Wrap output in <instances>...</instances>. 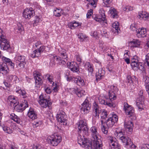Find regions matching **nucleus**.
Listing matches in <instances>:
<instances>
[{
    "instance_id": "f257e3e1",
    "label": "nucleus",
    "mask_w": 149,
    "mask_h": 149,
    "mask_svg": "<svg viewBox=\"0 0 149 149\" xmlns=\"http://www.w3.org/2000/svg\"><path fill=\"white\" fill-rule=\"evenodd\" d=\"M90 130L92 136V143L89 139L85 138L84 136L80 135L78 137V143L86 149L93 148V149H102V142L99 138L100 136L97 132V128L95 126H93Z\"/></svg>"
},
{
    "instance_id": "f03ea898",
    "label": "nucleus",
    "mask_w": 149,
    "mask_h": 149,
    "mask_svg": "<svg viewBox=\"0 0 149 149\" xmlns=\"http://www.w3.org/2000/svg\"><path fill=\"white\" fill-rule=\"evenodd\" d=\"M118 120V116L116 114H112L104 123L101 121V127L102 132L105 134L108 132V129L112 127Z\"/></svg>"
},
{
    "instance_id": "7ed1b4c3",
    "label": "nucleus",
    "mask_w": 149,
    "mask_h": 149,
    "mask_svg": "<svg viewBox=\"0 0 149 149\" xmlns=\"http://www.w3.org/2000/svg\"><path fill=\"white\" fill-rule=\"evenodd\" d=\"M0 45L1 48L3 50L9 51L10 49L9 42L3 35V30L0 28Z\"/></svg>"
},
{
    "instance_id": "20e7f679",
    "label": "nucleus",
    "mask_w": 149,
    "mask_h": 149,
    "mask_svg": "<svg viewBox=\"0 0 149 149\" xmlns=\"http://www.w3.org/2000/svg\"><path fill=\"white\" fill-rule=\"evenodd\" d=\"M79 129V132H81L85 135H87L88 134L89 128L85 120H79L76 124V126Z\"/></svg>"
},
{
    "instance_id": "39448f33",
    "label": "nucleus",
    "mask_w": 149,
    "mask_h": 149,
    "mask_svg": "<svg viewBox=\"0 0 149 149\" xmlns=\"http://www.w3.org/2000/svg\"><path fill=\"white\" fill-rule=\"evenodd\" d=\"M47 140L48 143L52 146H56L61 142L62 138L59 135H52L48 136Z\"/></svg>"
},
{
    "instance_id": "423d86ee",
    "label": "nucleus",
    "mask_w": 149,
    "mask_h": 149,
    "mask_svg": "<svg viewBox=\"0 0 149 149\" xmlns=\"http://www.w3.org/2000/svg\"><path fill=\"white\" fill-rule=\"evenodd\" d=\"M2 60L5 63L2 64L0 63V73L3 75L6 74L8 72V68L7 65L11 61L10 60L5 57H3Z\"/></svg>"
},
{
    "instance_id": "0eeeda50",
    "label": "nucleus",
    "mask_w": 149,
    "mask_h": 149,
    "mask_svg": "<svg viewBox=\"0 0 149 149\" xmlns=\"http://www.w3.org/2000/svg\"><path fill=\"white\" fill-rule=\"evenodd\" d=\"M143 91L142 90H140L139 92V97L136 100V104L138 107L140 111L143 110L144 102V96L143 95Z\"/></svg>"
},
{
    "instance_id": "6e6552de",
    "label": "nucleus",
    "mask_w": 149,
    "mask_h": 149,
    "mask_svg": "<svg viewBox=\"0 0 149 149\" xmlns=\"http://www.w3.org/2000/svg\"><path fill=\"white\" fill-rule=\"evenodd\" d=\"M118 91V89L117 87L113 85L109 86L108 91L109 98L111 100H114L116 99V94Z\"/></svg>"
},
{
    "instance_id": "1a4fd4ad",
    "label": "nucleus",
    "mask_w": 149,
    "mask_h": 149,
    "mask_svg": "<svg viewBox=\"0 0 149 149\" xmlns=\"http://www.w3.org/2000/svg\"><path fill=\"white\" fill-rule=\"evenodd\" d=\"M38 102L41 106L43 108H46L48 107L49 109H50V106L52 103L50 102L49 100L43 96V95H40L39 97Z\"/></svg>"
},
{
    "instance_id": "9d476101",
    "label": "nucleus",
    "mask_w": 149,
    "mask_h": 149,
    "mask_svg": "<svg viewBox=\"0 0 149 149\" xmlns=\"http://www.w3.org/2000/svg\"><path fill=\"white\" fill-rule=\"evenodd\" d=\"M81 111L82 113L87 114L89 113L91 107V105L88 100L86 99L82 104Z\"/></svg>"
},
{
    "instance_id": "9b49d317",
    "label": "nucleus",
    "mask_w": 149,
    "mask_h": 149,
    "mask_svg": "<svg viewBox=\"0 0 149 149\" xmlns=\"http://www.w3.org/2000/svg\"><path fill=\"white\" fill-rule=\"evenodd\" d=\"M67 116L65 113L63 111H61L58 113L56 116V118L58 122L63 123V125H66L67 123Z\"/></svg>"
},
{
    "instance_id": "f8f14e48",
    "label": "nucleus",
    "mask_w": 149,
    "mask_h": 149,
    "mask_svg": "<svg viewBox=\"0 0 149 149\" xmlns=\"http://www.w3.org/2000/svg\"><path fill=\"white\" fill-rule=\"evenodd\" d=\"M22 103L20 104H17L15 105L14 109L15 110L18 112H21L27 107H28V104L27 101L24 100V102L22 101Z\"/></svg>"
},
{
    "instance_id": "ddd939ff",
    "label": "nucleus",
    "mask_w": 149,
    "mask_h": 149,
    "mask_svg": "<svg viewBox=\"0 0 149 149\" xmlns=\"http://www.w3.org/2000/svg\"><path fill=\"white\" fill-rule=\"evenodd\" d=\"M124 109L126 114L130 117L134 115V110L131 106L129 105L126 102L124 103Z\"/></svg>"
},
{
    "instance_id": "4468645a",
    "label": "nucleus",
    "mask_w": 149,
    "mask_h": 149,
    "mask_svg": "<svg viewBox=\"0 0 149 149\" xmlns=\"http://www.w3.org/2000/svg\"><path fill=\"white\" fill-rule=\"evenodd\" d=\"M34 14V12L32 8H26L23 12V16L25 19L32 17Z\"/></svg>"
},
{
    "instance_id": "2eb2a0df",
    "label": "nucleus",
    "mask_w": 149,
    "mask_h": 149,
    "mask_svg": "<svg viewBox=\"0 0 149 149\" xmlns=\"http://www.w3.org/2000/svg\"><path fill=\"white\" fill-rule=\"evenodd\" d=\"M44 49V46H40L38 49H36L32 52L30 56L32 58L38 57L40 56L41 54L43 52Z\"/></svg>"
},
{
    "instance_id": "dca6fc26",
    "label": "nucleus",
    "mask_w": 149,
    "mask_h": 149,
    "mask_svg": "<svg viewBox=\"0 0 149 149\" xmlns=\"http://www.w3.org/2000/svg\"><path fill=\"white\" fill-rule=\"evenodd\" d=\"M68 67L73 72H77L79 71L78 65L76 62H71L67 63Z\"/></svg>"
},
{
    "instance_id": "f3484780",
    "label": "nucleus",
    "mask_w": 149,
    "mask_h": 149,
    "mask_svg": "<svg viewBox=\"0 0 149 149\" xmlns=\"http://www.w3.org/2000/svg\"><path fill=\"white\" fill-rule=\"evenodd\" d=\"M108 141L110 143V146H112L113 147L112 148H115L116 149H119L120 148V146L117 142L114 141L113 140L114 138L110 136H109L107 137Z\"/></svg>"
},
{
    "instance_id": "a211bd4d",
    "label": "nucleus",
    "mask_w": 149,
    "mask_h": 149,
    "mask_svg": "<svg viewBox=\"0 0 149 149\" xmlns=\"http://www.w3.org/2000/svg\"><path fill=\"white\" fill-rule=\"evenodd\" d=\"M120 140L123 143H124V145L126 146L130 145V146H131L132 147H135V146L132 144V143L131 142V139L129 138L124 136L123 137H121V139Z\"/></svg>"
},
{
    "instance_id": "6ab92c4d",
    "label": "nucleus",
    "mask_w": 149,
    "mask_h": 149,
    "mask_svg": "<svg viewBox=\"0 0 149 149\" xmlns=\"http://www.w3.org/2000/svg\"><path fill=\"white\" fill-rule=\"evenodd\" d=\"M124 126L127 129V131L128 132L129 134H130L132 133V128L133 127V124L132 121H129L127 122H125Z\"/></svg>"
},
{
    "instance_id": "aec40b11",
    "label": "nucleus",
    "mask_w": 149,
    "mask_h": 149,
    "mask_svg": "<svg viewBox=\"0 0 149 149\" xmlns=\"http://www.w3.org/2000/svg\"><path fill=\"white\" fill-rule=\"evenodd\" d=\"M136 35L139 38H143L146 36L147 31L146 29L142 28L139 29Z\"/></svg>"
},
{
    "instance_id": "412c9836",
    "label": "nucleus",
    "mask_w": 149,
    "mask_h": 149,
    "mask_svg": "<svg viewBox=\"0 0 149 149\" xmlns=\"http://www.w3.org/2000/svg\"><path fill=\"white\" fill-rule=\"evenodd\" d=\"M141 44V41L138 39H133L129 43L131 47H139Z\"/></svg>"
},
{
    "instance_id": "4be33fe9",
    "label": "nucleus",
    "mask_w": 149,
    "mask_h": 149,
    "mask_svg": "<svg viewBox=\"0 0 149 149\" xmlns=\"http://www.w3.org/2000/svg\"><path fill=\"white\" fill-rule=\"evenodd\" d=\"M93 111L94 116H99L100 113L99 106L95 102L93 104Z\"/></svg>"
},
{
    "instance_id": "5701e85b",
    "label": "nucleus",
    "mask_w": 149,
    "mask_h": 149,
    "mask_svg": "<svg viewBox=\"0 0 149 149\" xmlns=\"http://www.w3.org/2000/svg\"><path fill=\"white\" fill-rule=\"evenodd\" d=\"M59 54L60 57L62 59H65L67 61V55L66 54V51L65 49L60 48L58 49Z\"/></svg>"
},
{
    "instance_id": "b1692460",
    "label": "nucleus",
    "mask_w": 149,
    "mask_h": 149,
    "mask_svg": "<svg viewBox=\"0 0 149 149\" xmlns=\"http://www.w3.org/2000/svg\"><path fill=\"white\" fill-rule=\"evenodd\" d=\"M27 115L32 120H34L37 118V114L36 112L32 109H30L29 110Z\"/></svg>"
},
{
    "instance_id": "393cba45",
    "label": "nucleus",
    "mask_w": 149,
    "mask_h": 149,
    "mask_svg": "<svg viewBox=\"0 0 149 149\" xmlns=\"http://www.w3.org/2000/svg\"><path fill=\"white\" fill-rule=\"evenodd\" d=\"M105 72L102 68L99 69L98 72L97 73L96 75V79L97 81L101 79L102 78L104 75Z\"/></svg>"
},
{
    "instance_id": "a878e982",
    "label": "nucleus",
    "mask_w": 149,
    "mask_h": 149,
    "mask_svg": "<svg viewBox=\"0 0 149 149\" xmlns=\"http://www.w3.org/2000/svg\"><path fill=\"white\" fill-rule=\"evenodd\" d=\"M143 82L144 84L145 87L146 85L147 86H149V77L147 75V73L145 70L143 71Z\"/></svg>"
},
{
    "instance_id": "bb28decb",
    "label": "nucleus",
    "mask_w": 149,
    "mask_h": 149,
    "mask_svg": "<svg viewBox=\"0 0 149 149\" xmlns=\"http://www.w3.org/2000/svg\"><path fill=\"white\" fill-rule=\"evenodd\" d=\"M50 64L52 63V65H54L56 63V62H58L59 61V57H57L56 56L50 55Z\"/></svg>"
},
{
    "instance_id": "cd10ccee",
    "label": "nucleus",
    "mask_w": 149,
    "mask_h": 149,
    "mask_svg": "<svg viewBox=\"0 0 149 149\" xmlns=\"http://www.w3.org/2000/svg\"><path fill=\"white\" fill-rule=\"evenodd\" d=\"M25 57L24 56L17 55L15 58V61L16 63L25 61Z\"/></svg>"
},
{
    "instance_id": "c85d7f7f",
    "label": "nucleus",
    "mask_w": 149,
    "mask_h": 149,
    "mask_svg": "<svg viewBox=\"0 0 149 149\" xmlns=\"http://www.w3.org/2000/svg\"><path fill=\"white\" fill-rule=\"evenodd\" d=\"M138 17L139 18H149V14L145 11L139 12L138 13Z\"/></svg>"
},
{
    "instance_id": "c756f323",
    "label": "nucleus",
    "mask_w": 149,
    "mask_h": 149,
    "mask_svg": "<svg viewBox=\"0 0 149 149\" xmlns=\"http://www.w3.org/2000/svg\"><path fill=\"white\" fill-rule=\"evenodd\" d=\"M40 75L36 74V76H34V79L35 80L36 85H40L42 84V81L41 78L40 77Z\"/></svg>"
},
{
    "instance_id": "7c9ffc66",
    "label": "nucleus",
    "mask_w": 149,
    "mask_h": 149,
    "mask_svg": "<svg viewBox=\"0 0 149 149\" xmlns=\"http://www.w3.org/2000/svg\"><path fill=\"white\" fill-rule=\"evenodd\" d=\"M10 118L17 123L20 124V123L21 120L20 118L14 113H13L11 114L10 116Z\"/></svg>"
},
{
    "instance_id": "2f4dec72",
    "label": "nucleus",
    "mask_w": 149,
    "mask_h": 149,
    "mask_svg": "<svg viewBox=\"0 0 149 149\" xmlns=\"http://www.w3.org/2000/svg\"><path fill=\"white\" fill-rule=\"evenodd\" d=\"M74 82L79 86H82L84 85V80L81 77L75 79Z\"/></svg>"
},
{
    "instance_id": "473e14b6",
    "label": "nucleus",
    "mask_w": 149,
    "mask_h": 149,
    "mask_svg": "<svg viewBox=\"0 0 149 149\" xmlns=\"http://www.w3.org/2000/svg\"><path fill=\"white\" fill-rule=\"evenodd\" d=\"M17 93L20 94L22 95V98H25L27 97V96L26 93L25 91L24 90H22L21 89H19L16 91Z\"/></svg>"
},
{
    "instance_id": "72a5a7b5",
    "label": "nucleus",
    "mask_w": 149,
    "mask_h": 149,
    "mask_svg": "<svg viewBox=\"0 0 149 149\" xmlns=\"http://www.w3.org/2000/svg\"><path fill=\"white\" fill-rule=\"evenodd\" d=\"M109 11L111 16V17L115 18H117L118 17V15L115 9H111Z\"/></svg>"
},
{
    "instance_id": "f704fd0d",
    "label": "nucleus",
    "mask_w": 149,
    "mask_h": 149,
    "mask_svg": "<svg viewBox=\"0 0 149 149\" xmlns=\"http://www.w3.org/2000/svg\"><path fill=\"white\" fill-rule=\"evenodd\" d=\"M131 65L133 70H137L139 68V63L138 62L131 63Z\"/></svg>"
},
{
    "instance_id": "c9c22d12",
    "label": "nucleus",
    "mask_w": 149,
    "mask_h": 149,
    "mask_svg": "<svg viewBox=\"0 0 149 149\" xmlns=\"http://www.w3.org/2000/svg\"><path fill=\"white\" fill-rule=\"evenodd\" d=\"M80 24L79 23L74 22H71L70 24L69 25V27L71 29H73L77 27L79 25H80Z\"/></svg>"
},
{
    "instance_id": "e433bc0d",
    "label": "nucleus",
    "mask_w": 149,
    "mask_h": 149,
    "mask_svg": "<svg viewBox=\"0 0 149 149\" xmlns=\"http://www.w3.org/2000/svg\"><path fill=\"white\" fill-rule=\"evenodd\" d=\"M86 65L88 71L92 73L93 71V65L89 62H86Z\"/></svg>"
},
{
    "instance_id": "4c0bfd02",
    "label": "nucleus",
    "mask_w": 149,
    "mask_h": 149,
    "mask_svg": "<svg viewBox=\"0 0 149 149\" xmlns=\"http://www.w3.org/2000/svg\"><path fill=\"white\" fill-rule=\"evenodd\" d=\"M62 10L61 9L56 8L54 10V15L55 16L58 17L60 16Z\"/></svg>"
},
{
    "instance_id": "58836bf2",
    "label": "nucleus",
    "mask_w": 149,
    "mask_h": 149,
    "mask_svg": "<svg viewBox=\"0 0 149 149\" xmlns=\"http://www.w3.org/2000/svg\"><path fill=\"white\" fill-rule=\"evenodd\" d=\"M100 15L101 16V18L99 19H106V16L105 14V11L102 8L100 9L99 10ZM97 19H98L97 18Z\"/></svg>"
},
{
    "instance_id": "ea45409f",
    "label": "nucleus",
    "mask_w": 149,
    "mask_h": 149,
    "mask_svg": "<svg viewBox=\"0 0 149 149\" xmlns=\"http://www.w3.org/2000/svg\"><path fill=\"white\" fill-rule=\"evenodd\" d=\"M108 113L107 111L105 110H102L101 115V118L102 119H105L107 117Z\"/></svg>"
},
{
    "instance_id": "a19ab883",
    "label": "nucleus",
    "mask_w": 149,
    "mask_h": 149,
    "mask_svg": "<svg viewBox=\"0 0 149 149\" xmlns=\"http://www.w3.org/2000/svg\"><path fill=\"white\" fill-rule=\"evenodd\" d=\"M78 38L80 39L81 42H83L84 41V40L87 37L84 34L82 33H79L78 35Z\"/></svg>"
},
{
    "instance_id": "79ce46f5",
    "label": "nucleus",
    "mask_w": 149,
    "mask_h": 149,
    "mask_svg": "<svg viewBox=\"0 0 149 149\" xmlns=\"http://www.w3.org/2000/svg\"><path fill=\"white\" fill-rule=\"evenodd\" d=\"M97 0H93L91 1V0L90 1H89V2L87 3V5L88 6L90 5L91 6L95 8L96 6V5Z\"/></svg>"
},
{
    "instance_id": "37998d69",
    "label": "nucleus",
    "mask_w": 149,
    "mask_h": 149,
    "mask_svg": "<svg viewBox=\"0 0 149 149\" xmlns=\"http://www.w3.org/2000/svg\"><path fill=\"white\" fill-rule=\"evenodd\" d=\"M96 21L98 22L102 25H105V24H107V19H95Z\"/></svg>"
},
{
    "instance_id": "c03bdc74",
    "label": "nucleus",
    "mask_w": 149,
    "mask_h": 149,
    "mask_svg": "<svg viewBox=\"0 0 149 149\" xmlns=\"http://www.w3.org/2000/svg\"><path fill=\"white\" fill-rule=\"evenodd\" d=\"M3 129L4 131L8 134H11L13 132L12 130L10 129V128L6 126L3 127Z\"/></svg>"
},
{
    "instance_id": "a18cd8bd",
    "label": "nucleus",
    "mask_w": 149,
    "mask_h": 149,
    "mask_svg": "<svg viewBox=\"0 0 149 149\" xmlns=\"http://www.w3.org/2000/svg\"><path fill=\"white\" fill-rule=\"evenodd\" d=\"M16 65L18 68H19L20 69L23 68L24 67V65L26 63L25 61L21 62H19L17 63Z\"/></svg>"
},
{
    "instance_id": "49530a36",
    "label": "nucleus",
    "mask_w": 149,
    "mask_h": 149,
    "mask_svg": "<svg viewBox=\"0 0 149 149\" xmlns=\"http://www.w3.org/2000/svg\"><path fill=\"white\" fill-rule=\"evenodd\" d=\"M101 33L102 36L107 38H109V33L106 30L101 31Z\"/></svg>"
},
{
    "instance_id": "de8ad7c7",
    "label": "nucleus",
    "mask_w": 149,
    "mask_h": 149,
    "mask_svg": "<svg viewBox=\"0 0 149 149\" xmlns=\"http://www.w3.org/2000/svg\"><path fill=\"white\" fill-rule=\"evenodd\" d=\"M46 76L47 77V79L51 83V84H52L53 86H54V83L52 81V76L49 74H47Z\"/></svg>"
},
{
    "instance_id": "09e8293b",
    "label": "nucleus",
    "mask_w": 149,
    "mask_h": 149,
    "mask_svg": "<svg viewBox=\"0 0 149 149\" xmlns=\"http://www.w3.org/2000/svg\"><path fill=\"white\" fill-rule=\"evenodd\" d=\"M61 58H61L59 57V60L58 61L57 63H58L60 65H63L65 64L66 61H66L65 59H64V60H62Z\"/></svg>"
},
{
    "instance_id": "8fccbe9b",
    "label": "nucleus",
    "mask_w": 149,
    "mask_h": 149,
    "mask_svg": "<svg viewBox=\"0 0 149 149\" xmlns=\"http://www.w3.org/2000/svg\"><path fill=\"white\" fill-rule=\"evenodd\" d=\"M42 124V122L40 121L35 122L33 124V126L34 128H36L41 125Z\"/></svg>"
},
{
    "instance_id": "3c124183",
    "label": "nucleus",
    "mask_w": 149,
    "mask_h": 149,
    "mask_svg": "<svg viewBox=\"0 0 149 149\" xmlns=\"http://www.w3.org/2000/svg\"><path fill=\"white\" fill-rule=\"evenodd\" d=\"M78 90V89L77 88H69L68 91H69L71 92L72 94L75 93L76 94Z\"/></svg>"
},
{
    "instance_id": "603ef678",
    "label": "nucleus",
    "mask_w": 149,
    "mask_h": 149,
    "mask_svg": "<svg viewBox=\"0 0 149 149\" xmlns=\"http://www.w3.org/2000/svg\"><path fill=\"white\" fill-rule=\"evenodd\" d=\"M117 138H118L120 139H121V137H123L124 136V133L122 131L118 132H117Z\"/></svg>"
},
{
    "instance_id": "864d4df0",
    "label": "nucleus",
    "mask_w": 149,
    "mask_h": 149,
    "mask_svg": "<svg viewBox=\"0 0 149 149\" xmlns=\"http://www.w3.org/2000/svg\"><path fill=\"white\" fill-rule=\"evenodd\" d=\"M85 93V92L83 91H81L80 90L78 89L76 94L77 95L78 97H81L82 95H84V93Z\"/></svg>"
},
{
    "instance_id": "5fc2aeb1",
    "label": "nucleus",
    "mask_w": 149,
    "mask_h": 149,
    "mask_svg": "<svg viewBox=\"0 0 149 149\" xmlns=\"http://www.w3.org/2000/svg\"><path fill=\"white\" fill-rule=\"evenodd\" d=\"M136 25L135 24H132L130 26V29L132 31H136L137 32V28L136 27Z\"/></svg>"
},
{
    "instance_id": "6e6d98bb",
    "label": "nucleus",
    "mask_w": 149,
    "mask_h": 149,
    "mask_svg": "<svg viewBox=\"0 0 149 149\" xmlns=\"http://www.w3.org/2000/svg\"><path fill=\"white\" fill-rule=\"evenodd\" d=\"M112 29H119V23L118 22H116L113 24Z\"/></svg>"
},
{
    "instance_id": "4d7b16f0",
    "label": "nucleus",
    "mask_w": 149,
    "mask_h": 149,
    "mask_svg": "<svg viewBox=\"0 0 149 149\" xmlns=\"http://www.w3.org/2000/svg\"><path fill=\"white\" fill-rule=\"evenodd\" d=\"M17 103V101L16 98L15 97L11 101V102H10V104L11 106L14 107L15 105Z\"/></svg>"
},
{
    "instance_id": "13d9d810",
    "label": "nucleus",
    "mask_w": 149,
    "mask_h": 149,
    "mask_svg": "<svg viewBox=\"0 0 149 149\" xmlns=\"http://www.w3.org/2000/svg\"><path fill=\"white\" fill-rule=\"evenodd\" d=\"M99 102V103L102 104L106 105V102H105L104 100H103L101 97H100L98 98Z\"/></svg>"
},
{
    "instance_id": "bf43d9fd",
    "label": "nucleus",
    "mask_w": 149,
    "mask_h": 149,
    "mask_svg": "<svg viewBox=\"0 0 149 149\" xmlns=\"http://www.w3.org/2000/svg\"><path fill=\"white\" fill-rule=\"evenodd\" d=\"M120 29H112L111 31L115 35L118 34L119 33V30H120Z\"/></svg>"
},
{
    "instance_id": "052dcab7",
    "label": "nucleus",
    "mask_w": 149,
    "mask_h": 149,
    "mask_svg": "<svg viewBox=\"0 0 149 149\" xmlns=\"http://www.w3.org/2000/svg\"><path fill=\"white\" fill-rule=\"evenodd\" d=\"M106 105H108L110 107H112L113 108L115 107L116 106V104L113 103L108 102H106Z\"/></svg>"
},
{
    "instance_id": "680f3d73",
    "label": "nucleus",
    "mask_w": 149,
    "mask_h": 149,
    "mask_svg": "<svg viewBox=\"0 0 149 149\" xmlns=\"http://www.w3.org/2000/svg\"><path fill=\"white\" fill-rule=\"evenodd\" d=\"M138 57L137 56H134L131 60V63L138 62V60L137 59Z\"/></svg>"
},
{
    "instance_id": "e2e57ef3",
    "label": "nucleus",
    "mask_w": 149,
    "mask_h": 149,
    "mask_svg": "<svg viewBox=\"0 0 149 149\" xmlns=\"http://www.w3.org/2000/svg\"><path fill=\"white\" fill-rule=\"evenodd\" d=\"M54 85L53 86V91L54 92H56L58 91V87L56 83H54Z\"/></svg>"
},
{
    "instance_id": "0e129e2a",
    "label": "nucleus",
    "mask_w": 149,
    "mask_h": 149,
    "mask_svg": "<svg viewBox=\"0 0 149 149\" xmlns=\"http://www.w3.org/2000/svg\"><path fill=\"white\" fill-rule=\"evenodd\" d=\"M93 14V10H89V11L88 12L86 15V17L87 18H90L91 16Z\"/></svg>"
},
{
    "instance_id": "69168bd1",
    "label": "nucleus",
    "mask_w": 149,
    "mask_h": 149,
    "mask_svg": "<svg viewBox=\"0 0 149 149\" xmlns=\"http://www.w3.org/2000/svg\"><path fill=\"white\" fill-rule=\"evenodd\" d=\"M148 60H147L146 61V63H145V65H146L147 68L148 69V75H147L148 77H149V57H148Z\"/></svg>"
},
{
    "instance_id": "338daca9",
    "label": "nucleus",
    "mask_w": 149,
    "mask_h": 149,
    "mask_svg": "<svg viewBox=\"0 0 149 149\" xmlns=\"http://www.w3.org/2000/svg\"><path fill=\"white\" fill-rule=\"evenodd\" d=\"M16 77V76L15 75H9L7 79L9 81H11L12 80H13V79L14 77Z\"/></svg>"
},
{
    "instance_id": "774afa93",
    "label": "nucleus",
    "mask_w": 149,
    "mask_h": 149,
    "mask_svg": "<svg viewBox=\"0 0 149 149\" xmlns=\"http://www.w3.org/2000/svg\"><path fill=\"white\" fill-rule=\"evenodd\" d=\"M18 30L19 33H20L21 34H24V31H23V28L22 26H19Z\"/></svg>"
}]
</instances>
